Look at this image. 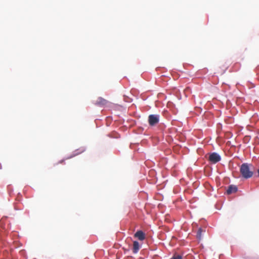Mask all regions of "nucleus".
Listing matches in <instances>:
<instances>
[{
  "label": "nucleus",
  "instance_id": "obj_1",
  "mask_svg": "<svg viewBox=\"0 0 259 259\" xmlns=\"http://www.w3.org/2000/svg\"><path fill=\"white\" fill-rule=\"evenodd\" d=\"M249 165V164L244 163L240 167V173L244 178L248 179L253 176V172L250 170Z\"/></svg>",
  "mask_w": 259,
  "mask_h": 259
},
{
  "label": "nucleus",
  "instance_id": "obj_2",
  "mask_svg": "<svg viewBox=\"0 0 259 259\" xmlns=\"http://www.w3.org/2000/svg\"><path fill=\"white\" fill-rule=\"evenodd\" d=\"M159 116L157 114H151L148 116V122L150 125L154 126L159 122Z\"/></svg>",
  "mask_w": 259,
  "mask_h": 259
},
{
  "label": "nucleus",
  "instance_id": "obj_3",
  "mask_svg": "<svg viewBox=\"0 0 259 259\" xmlns=\"http://www.w3.org/2000/svg\"><path fill=\"white\" fill-rule=\"evenodd\" d=\"M221 156L218 153L213 152L209 156V160L212 163H216L221 160Z\"/></svg>",
  "mask_w": 259,
  "mask_h": 259
},
{
  "label": "nucleus",
  "instance_id": "obj_4",
  "mask_svg": "<svg viewBox=\"0 0 259 259\" xmlns=\"http://www.w3.org/2000/svg\"><path fill=\"white\" fill-rule=\"evenodd\" d=\"M134 237L138 238L139 240L143 241L145 239L144 233L141 230L138 231L134 235Z\"/></svg>",
  "mask_w": 259,
  "mask_h": 259
},
{
  "label": "nucleus",
  "instance_id": "obj_5",
  "mask_svg": "<svg viewBox=\"0 0 259 259\" xmlns=\"http://www.w3.org/2000/svg\"><path fill=\"white\" fill-rule=\"evenodd\" d=\"M107 103V101L105 99L101 97H99L96 101L95 104L99 106H103L106 105Z\"/></svg>",
  "mask_w": 259,
  "mask_h": 259
},
{
  "label": "nucleus",
  "instance_id": "obj_6",
  "mask_svg": "<svg viewBox=\"0 0 259 259\" xmlns=\"http://www.w3.org/2000/svg\"><path fill=\"white\" fill-rule=\"evenodd\" d=\"M238 188L235 185H230L229 186L227 190V193L228 194H231L232 193H235L237 191Z\"/></svg>",
  "mask_w": 259,
  "mask_h": 259
},
{
  "label": "nucleus",
  "instance_id": "obj_7",
  "mask_svg": "<svg viewBox=\"0 0 259 259\" xmlns=\"http://www.w3.org/2000/svg\"><path fill=\"white\" fill-rule=\"evenodd\" d=\"M140 248V244L139 242L137 241H135L133 242V252L134 253H137L139 250Z\"/></svg>",
  "mask_w": 259,
  "mask_h": 259
},
{
  "label": "nucleus",
  "instance_id": "obj_8",
  "mask_svg": "<svg viewBox=\"0 0 259 259\" xmlns=\"http://www.w3.org/2000/svg\"><path fill=\"white\" fill-rule=\"evenodd\" d=\"M202 232V229L201 228H199L197 233V237L199 239H200L201 238Z\"/></svg>",
  "mask_w": 259,
  "mask_h": 259
},
{
  "label": "nucleus",
  "instance_id": "obj_9",
  "mask_svg": "<svg viewBox=\"0 0 259 259\" xmlns=\"http://www.w3.org/2000/svg\"><path fill=\"white\" fill-rule=\"evenodd\" d=\"M170 259H183L181 255L175 254Z\"/></svg>",
  "mask_w": 259,
  "mask_h": 259
},
{
  "label": "nucleus",
  "instance_id": "obj_10",
  "mask_svg": "<svg viewBox=\"0 0 259 259\" xmlns=\"http://www.w3.org/2000/svg\"><path fill=\"white\" fill-rule=\"evenodd\" d=\"M83 151H84V150H81V151H80L79 152H77V153H75V154H74L73 155H71V156H69V157H68L66 158H65V159H69V158H72V157H74V156H76V155H77L79 154V153H81L83 152Z\"/></svg>",
  "mask_w": 259,
  "mask_h": 259
},
{
  "label": "nucleus",
  "instance_id": "obj_11",
  "mask_svg": "<svg viewBox=\"0 0 259 259\" xmlns=\"http://www.w3.org/2000/svg\"><path fill=\"white\" fill-rule=\"evenodd\" d=\"M65 159H63V160H61L60 161H59L57 163V164H59V163H63Z\"/></svg>",
  "mask_w": 259,
  "mask_h": 259
}]
</instances>
